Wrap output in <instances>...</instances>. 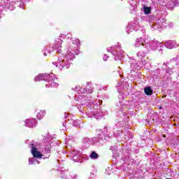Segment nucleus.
I'll return each mask as SVG.
<instances>
[{"label":"nucleus","instance_id":"f257e3e1","mask_svg":"<svg viewBox=\"0 0 179 179\" xmlns=\"http://www.w3.org/2000/svg\"><path fill=\"white\" fill-rule=\"evenodd\" d=\"M31 155L34 156V157L36 159H41V157H43V154L37 150V148L34 147V144H31Z\"/></svg>","mask_w":179,"mask_h":179},{"label":"nucleus","instance_id":"f03ea898","mask_svg":"<svg viewBox=\"0 0 179 179\" xmlns=\"http://www.w3.org/2000/svg\"><path fill=\"white\" fill-rule=\"evenodd\" d=\"M144 92L147 96H152L153 94V91L150 87L144 88Z\"/></svg>","mask_w":179,"mask_h":179},{"label":"nucleus","instance_id":"7ed1b4c3","mask_svg":"<svg viewBox=\"0 0 179 179\" xmlns=\"http://www.w3.org/2000/svg\"><path fill=\"white\" fill-rule=\"evenodd\" d=\"M143 10L145 15H150V13H152V9L150 8V7L144 6Z\"/></svg>","mask_w":179,"mask_h":179},{"label":"nucleus","instance_id":"20e7f679","mask_svg":"<svg viewBox=\"0 0 179 179\" xmlns=\"http://www.w3.org/2000/svg\"><path fill=\"white\" fill-rule=\"evenodd\" d=\"M44 115H45V112L44 110H40L38 113L37 117L38 118V120H41V118H43Z\"/></svg>","mask_w":179,"mask_h":179},{"label":"nucleus","instance_id":"39448f33","mask_svg":"<svg viewBox=\"0 0 179 179\" xmlns=\"http://www.w3.org/2000/svg\"><path fill=\"white\" fill-rule=\"evenodd\" d=\"M90 157L91 159H96L99 158V155H97L95 151H92L91 155H90Z\"/></svg>","mask_w":179,"mask_h":179},{"label":"nucleus","instance_id":"423d86ee","mask_svg":"<svg viewBox=\"0 0 179 179\" xmlns=\"http://www.w3.org/2000/svg\"><path fill=\"white\" fill-rule=\"evenodd\" d=\"M31 121H33V122H35V121L36 120H28L27 121V125H30V123L31 122Z\"/></svg>","mask_w":179,"mask_h":179},{"label":"nucleus","instance_id":"0eeeda50","mask_svg":"<svg viewBox=\"0 0 179 179\" xmlns=\"http://www.w3.org/2000/svg\"><path fill=\"white\" fill-rule=\"evenodd\" d=\"M57 48H62V45H61V43H59V45L57 46Z\"/></svg>","mask_w":179,"mask_h":179},{"label":"nucleus","instance_id":"6e6552de","mask_svg":"<svg viewBox=\"0 0 179 179\" xmlns=\"http://www.w3.org/2000/svg\"><path fill=\"white\" fill-rule=\"evenodd\" d=\"M60 44H62V41H60Z\"/></svg>","mask_w":179,"mask_h":179},{"label":"nucleus","instance_id":"1a4fd4ad","mask_svg":"<svg viewBox=\"0 0 179 179\" xmlns=\"http://www.w3.org/2000/svg\"><path fill=\"white\" fill-rule=\"evenodd\" d=\"M163 137H164V138H166V135H163Z\"/></svg>","mask_w":179,"mask_h":179},{"label":"nucleus","instance_id":"9d476101","mask_svg":"<svg viewBox=\"0 0 179 179\" xmlns=\"http://www.w3.org/2000/svg\"><path fill=\"white\" fill-rule=\"evenodd\" d=\"M30 127H34V125L32 124V125H31Z\"/></svg>","mask_w":179,"mask_h":179},{"label":"nucleus","instance_id":"9b49d317","mask_svg":"<svg viewBox=\"0 0 179 179\" xmlns=\"http://www.w3.org/2000/svg\"><path fill=\"white\" fill-rule=\"evenodd\" d=\"M166 179H170V178H166Z\"/></svg>","mask_w":179,"mask_h":179}]
</instances>
